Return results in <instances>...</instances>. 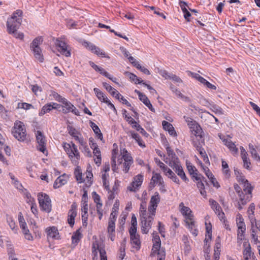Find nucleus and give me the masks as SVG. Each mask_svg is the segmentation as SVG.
<instances>
[{"instance_id":"nucleus-1","label":"nucleus","mask_w":260,"mask_h":260,"mask_svg":"<svg viewBox=\"0 0 260 260\" xmlns=\"http://www.w3.org/2000/svg\"><path fill=\"white\" fill-rule=\"evenodd\" d=\"M22 11L17 10L7 22V31L9 34L15 32L19 28L22 22Z\"/></svg>"},{"instance_id":"nucleus-2","label":"nucleus","mask_w":260,"mask_h":260,"mask_svg":"<svg viewBox=\"0 0 260 260\" xmlns=\"http://www.w3.org/2000/svg\"><path fill=\"white\" fill-rule=\"evenodd\" d=\"M116 162L120 166L122 171L125 173H127L134 161L131 154L125 148H123L120 149V155L117 158Z\"/></svg>"},{"instance_id":"nucleus-3","label":"nucleus","mask_w":260,"mask_h":260,"mask_svg":"<svg viewBox=\"0 0 260 260\" xmlns=\"http://www.w3.org/2000/svg\"><path fill=\"white\" fill-rule=\"evenodd\" d=\"M63 147L72 162L75 165L77 164L80 159V156L75 144L73 142H71L70 144L63 143Z\"/></svg>"},{"instance_id":"nucleus-4","label":"nucleus","mask_w":260,"mask_h":260,"mask_svg":"<svg viewBox=\"0 0 260 260\" xmlns=\"http://www.w3.org/2000/svg\"><path fill=\"white\" fill-rule=\"evenodd\" d=\"M13 136L19 141H24L26 137V131L23 123L20 121H16L12 129Z\"/></svg>"},{"instance_id":"nucleus-5","label":"nucleus","mask_w":260,"mask_h":260,"mask_svg":"<svg viewBox=\"0 0 260 260\" xmlns=\"http://www.w3.org/2000/svg\"><path fill=\"white\" fill-rule=\"evenodd\" d=\"M38 197L39 203L41 209L47 213L50 212L52 206L49 197L47 194L43 193H39Z\"/></svg>"},{"instance_id":"nucleus-6","label":"nucleus","mask_w":260,"mask_h":260,"mask_svg":"<svg viewBox=\"0 0 260 260\" xmlns=\"http://www.w3.org/2000/svg\"><path fill=\"white\" fill-rule=\"evenodd\" d=\"M98 251L100 253V260H107L106 252L104 249L99 246L97 243H93L92 246V260H99Z\"/></svg>"},{"instance_id":"nucleus-7","label":"nucleus","mask_w":260,"mask_h":260,"mask_svg":"<svg viewBox=\"0 0 260 260\" xmlns=\"http://www.w3.org/2000/svg\"><path fill=\"white\" fill-rule=\"evenodd\" d=\"M98 251L100 253V260H107L106 252L104 249L99 246L97 243H93L92 246V260H99Z\"/></svg>"},{"instance_id":"nucleus-8","label":"nucleus","mask_w":260,"mask_h":260,"mask_svg":"<svg viewBox=\"0 0 260 260\" xmlns=\"http://www.w3.org/2000/svg\"><path fill=\"white\" fill-rule=\"evenodd\" d=\"M36 137V141L38 143L37 149L45 153L46 151V140L45 137L43 135V133L40 131H37L35 133Z\"/></svg>"},{"instance_id":"nucleus-9","label":"nucleus","mask_w":260,"mask_h":260,"mask_svg":"<svg viewBox=\"0 0 260 260\" xmlns=\"http://www.w3.org/2000/svg\"><path fill=\"white\" fill-rule=\"evenodd\" d=\"M55 45L58 48V51L66 57L71 56V49L69 46L63 41L57 39L55 42Z\"/></svg>"},{"instance_id":"nucleus-10","label":"nucleus","mask_w":260,"mask_h":260,"mask_svg":"<svg viewBox=\"0 0 260 260\" xmlns=\"http://www.w3.org/2000/svg\"><path fill=\"white\" fill-rule=\"evenodd\" d=\"M61 103L63 104L61 106L63 113L67 114L69 112H72L76 115H80L79 110L71 102L68 100H62Z\"/></svg>"},{"instance_id":"nucleus-11","label":"nucleus","mask_w":260,"mask_h":260,"mask_svg":"<svg viewBox=\"0 0 260 260\" xmlns=\"http://www.w3.org/2000/svg\"><path fill=\"white\" fill-rule=\"evenodd\" d=\"M153 217L152 216L141 218V231L143 234H147L151 228Z\"/></svg>"},{"instance_id":"nucleus-12","label":"nucleus","mask_w":260,"mask_h":260,"mask_svg":"<svg viewBox=\"0 0 260 260\" xmlns=\"http://www.w3.org/2000/svg\"><path fill=\"white\" fill-rule=\"evenodd\" d=\"M175 173L182 179L184 181L186 182L188 181V179L186 176L185 172L183 169L179 161L174 162L173 164L170 165Z\"/></svg>"},{"instance_id":"nucleus-13","label":"nucleus","mask_w":260,"mask_h":260,"mask_svg":"<svg viewBox=\"0 0 260 260\" xmlns=\"http://www.w3.org/2000/svg\"><path fill=\"white\" fill-rule=\"evenodd\" d=\"M143 181V175L138 174L136 175L133 179L131 185L127 187V189L130 191L135 192L138 188L142 185Z\"/></svg>"},{"instance_id":"nucleus-14","label":"nucleus","mask_w":260,"mask_h":260,"mask_svg":"<svg viewBox=\"0 0 260 260\" xmlns=\"http://www.w3.org/2000/svg\"><path fill=\"white\" fill-rule=\"evenodd\" d=\"M77 205L75 203L72 204L71 209L68 214V223L71 227H73L75 223V218L77 216Z\"/></svg>"},{"instance_id":"nucleus-15","label":"nucleus","mask_w":260,"mask_h":260,"mask_svg":"<svg viewBox=\"0 0 260 260\" xmlns=\"http://www.w3.org/2000/svg\"><path fill=\"white\" fill-rule=\"evenodd\" d=\"M234 189L240 197V202H239L238 209L241 210L242 209L241 205H245L249 202V197L247 196V198L245 197V196L241 191V187L238 184H236L234 185Z\"/></svg>"},{"instance_id":"nucleus-16","label":"nucleus","mask_w":260,"mask_h":260,"mask_svg":"<svg viewBox=\"0 0 260 260\" xmlns=\"http://www.w3.org/2000/svg\"><path fill=\"white\" fill-rule=\"evenodd\" d=\"M92 198L94 202L96 203V211L99 215V218L101 220L103 215V210L102 209L103 204L101 202L100 197L96 192L94 191L92 192Z\"/></svg>"},{"instance_id":"nucleus-17","label":"nucleus","mask_w":260,"mask_h":260,"mask_svg":"<svg viewBox=\"0 0 260 260\" xmlns=\"http://www.w3.org/2000/svg\"><path fill=\"white\" fill-rule=\"evenodd\" d=\"M92 198L94 202L96 203V211L99 215V218L101 220L103 215V210L102 209L103 204L101 202L100 197L96 192L94 191L92 192Z\"/></svg>"},{"instance_id":"nucleus-18","label":"nucleus","mask_w":260,"mask_h":260,"mask_svg":"<svg viewBox=\"0 0 260 260\" xmlns=\"http://www.w3.org/2000/svg\"><path fill=\"white\" fill-rule=\"evenodd\" d=\"M179 210L181 214L185 217V221L193 219V215L191 210L189 207L185 206L183 202L180 203Z\"/></svg>"},{"instance_id":"nucleus-19","label":"nucleus","mask_w":260,"mask_h":260,"mask_svg":"<svg viewBox=\"0 0 260 260\" xmlns=\"http://www.w3.org/2000/svg\"><path fill=\"white\" fill-rule=\"evenodd\" d=\"M60 105L56 103L51 102L50 103L45 105L41 109L39 113V115L42 116L45 113H48L52 109H56L59 107Z\"/></svg>"},{"instance_id":"nucleus-20","label":"nucleus","mask_w":260,"mask_h":260,"mask_svg":"<svg viewBox=\"0 0 260 260\" xmlns=\"http://www.w3.org/2000/svg\"><path fill=\"white\" fill-rule=\"evenodd\" d=\"M129 233L131 244L137 250L139 249L141 245L139 235L137 234V231H135L134 233L129 232Z\"/></svg>"},{"instance_id":"nucleus-21","label":"nucleus","mask_w":260,"mask_h":260,"mask_svg":"<svg viewBox=\"0 0 260 260\" xmlns=\"http://www.w3.org/2000/svg\"><path fill=\"white\" fill-rule=\"evenodd\" d=\"M186 166L188 172L190 175H192V177L194 178L196 180H200L202 175L198 173V171L196 167L190 163H187Z\"/></svg>"},{"instance_id":"nucleus-22","label":"nucleus","mask_w":260,"mask_h":260,"mask_svg":"<svg viewBox=\"0 0 260 260\" xmlns=\"http://www.w3.org/2000/svg\"><path fill=\"white\" fill-rule=\"evenodd\" d=\"M166 150L167 152V154L168 156L169 157L170 161L168 163L169 165H171L173 164L174 162H177L179 160L178 158L176 156L175 153L174 152V151L171 148V147L169 146H168L166 147Z\"/></svg>"},{"instance_id":"nucleus-23","label":"nucleus","mask_w":260,"mask_h":260,"mask_svg":"<svg viewBox=\"0 0 260 260\" xmlns=\"http://www.w3.org/2000/svg\"><path fill=\"white\" fill-rule=\"evenodd\" d=\"M67 182V177L66 175V174L61 175L57 177V179L55 180L53 184V187L54 188H59L60 187L66 184Z\"/></svg>"},{"instance_id":"nucleus-24","label":"nucleus","mask_w":260,"mask_h":260,"mask_svg":"<svg viewBox=\"0 0 260 260\" xmlns=\"http://www.w3.org/2000/svg\"><path fill=\"white\" fill-rule=\"evenodd\" d=\"M223 142L224 144L228 147V148L234 155L237 154L238 153V148L236 147L235 144L230 140L224 139H223Z\"/></svg>"},{"instance_id":"nucleus-25","label":"nucleus","mask_w":260,"mask_h":260,"mask_svg":"<svg viewBox=\"0 0 260 260\" xmlns=\"http://www.w3.org/2000/svg\"><path fill=\"white\" fill-rule=\"evenodd\" d=\"M162 124L163 128L168 131L171 136L173 137L177 136V133L172 124L166 121H163Z\"/></svg>"},{"instance_id":"nucleus-26","label":"nucleus","mask_w":260,"mask_h":260,"mask_svg":"<svg viewBox=\"0 0 260 260\" xmlns=\"http://www.w3.org/2000/svg\"><path fill=\"white\" fill-rule=\"evenodd\" d=\"M118 150L117 148L114 149L112 151V156L111 158V167H112V170L114 172H118V167H117V164H116V158L117 156L118 155Z\"/></svg>"},{"instance_id":"nucleus-27","label":"nucleus","mask_w":260,"mask_h":260,"mask_svg":"<svg viewBox=\"0 0 260 260\" xmlns=\"http://www.w3.org/2000/svg\"><path fill=\"white\" fill-rule=\"evenodd\" d=\"M185 223L192 234L194 236H197L198 234V231L196 228L193 219L186 221Z\"/></svg>"},{"instance_id":"nucleus-28","label":"nucleus","mask_w":260,"mask_h":260,"mask_svg":"<svg viewBox=\"0 0 260 260\" xmlns=\"http://www.w3.org/2000/svg\"><path fill=\"white\" fill-rule=\"evenodd\" d=\"M243 184V191L245 192L246 198H247V196L249 197V201H250L251 196V192L252 190V187L251 184L249 183L248 181L247 180L245 182L242 183Z\"/></svg>"},{"instance_id":"nucleus-29","label":"nucleus","mask_w":260,"mask_h":260,"mask_svg":"<svg viewBox=\"0 0 260 260\" xmlns=\"http://www.w3.org/2000/svg\"><path fill=\"white\" fill-rule=\"evenodd\" d=\"M197 187L200 190V193L201 195H202L203 197H206V191L205 190V186L203 182H206V180L205 178L202 175L201 176V179L197 180Z\"/></svg>"},{"instance_id":"nucleus-30","label":"nucleus","mask_w":260,"mask_h":260,"mask_svg":"<svg viewBox=\"0 0 260 260\" xmlns=\"http://www.w3.org/2000/svg\"><path fill=\"white\" fill-rule=\"evenodd\" d=\"M47 233L48 237L55 239H58L59 233L57 228L55 226L49 228L47 229Z\"/></svg>"},{"instance_id":"nucleus-31","label":"nucleus","mask_w":260,"mask_h":260,"mask_svg":"<svg viewBox=\"0 0 260 260\" xmlns=\"http://www.w3.org/2000/svg\"><path fill=\"white\" fill-rule=\"evenodd\" d=\"M244 250L243 254L244 255V259L249 260L251 257V247L249 244L244 243L243 244Z\"/></svg>"},{"instance_id":"nucleus-32","label":"nucleus","mask_w":260,"mask_h":260,"mask_svg":"<svg viewBox=\"0 0 260 260\" xmlns=\"http://www.w3.org/2000/svg\"><path fill=\"white\" fill-rule=\"evenodd\" d=\"M89 64L90 66L96 72H99L101 74L103 75V76L106 77H108L109 73L106 72L103 68L102 67H99L98 66L96 65L92 61H89Z\"/></svg>"},{"instance_id":"nucleus-33","label":"nucleus","mask_w":260,"mask_h":260,"mask_svg":"<svg viewBox=\"0 0 260 260\" xmlns=\"http://www.w3.org/2000/svg\"><path fill=\"white\" fill-rule=\"evenodd\" d=\"M248 146L249 149V152L252 158L256 161L260 162V156L259 154L257 153V151L254 146L251 144H249Z\"/></svg>"},{"instance_id":"nucleus-34","label":"nucleus","mask_w":260,"mask_h":260,"mask_svg":"<svg viewBox=\"0 0 260 260\" xmlns=\"http://www.w3.org/2000/svg\"><path fill=\"white\" fill-rule=\"evenodd\" d=\"M90 125L92 128L94 133L96 134L97 138L101 140H102L103 139V134H102L99 126L95 123L92 121L90 122Z\"/></svg>"},{"instance_id":"nucleus-35","label":"nucleus","mask_w":260,"mask_h":260,"mask_svg":"<svg viewBox=\"0 0 260 260\" xmlns=\"http://www.w3.org/2000/svg\"><path fill=\"white\" fill-rule=\"evenodd\" d=\"M152 182H153V184L158 183L159 185H162L164 183L161 176L158 173L153 174L151 178V183Z\"/></svg>"},{"instance_id":"nucleus-36","label":"nucleus","mask_w":260,"mask_h":260,"mask_svg":"<svg viewBox=\"0 0 260 260\" xmlns=\"http://www.w3.org/2000/svg\"><path fill=\"white\" fill-rule=\"evenodd\" d=\"M124 74L129 78L131 81L134 82L135 84H140L143 82V80H141L140 78H139L133 73L126 72Z\"/></svg>"},{"instance_id":"nucleus-37","label":"nucleus","mask_w":260,"mask_h":260,"mask_svg":"<svg viewBox=\"0 0 260 260\" xmlns=\"http://www.w3.org/2000/svg\"><path fill=\"white\" fill-rule=\"evenodd\" d=\"M35 58L40 62H42L44 60L43 56L42 53L41 49L39 48H34L32 49Z\"/></svg>"},{"instance_id":"nucleus-38","label":"nucleus","mask_w":260,"mask_h":260,"mask_svg":"<svg viewBox=\"0 0 260 260\" xmlns=\"http://www.w3.org/2000/svg\"><path fill=\"white\" fill-rule=\"evenodd\" d=\"M140 100L141 102H142L149 108V109L151 111L155 112L154 108L153 107L152 105L150 103V101H149V100L148 99L146 95H142Z\"/></svg>"},{"instance_id":"nucleus-39","label":"nucleus","mask_w":260,"mask_h":260,"mask_svg":"<svg viewBox=\"0 0 260 260\" xmlns=\"http://www.w3.org/2000/svg\"><path fill=\"white\" fill-rule=\"evenodd\" d=\"M209 202L212 209L214 210L216 214H217V212H219L220 210H222L221 207L218 204V203L213 199H209Z\"/></svg>"},{"instance_id":"nucleus-40","label":"nucleus","mask_w":260,"mask_h":260,"mask_svg":"<svg viewBox=\"0 0 260 260\" xmlns=\"http://www.w3.org/2000/svg\"><path fill=\"white\" fill-rule=\"evenodd\" d=\"M165 174L168 178L171 179L173 182L178 184H180L179 179L170 169H169Z\"/></svg>"},{"instance_id":"nucleus-41","label":"nucleus","mask_w":260,"mask_h":260,"mask_svg":"<svg viewBox=\"0 0 260 260\" xmlns=\"http://www.w3.org/2000/svg\"><path fill=\"white\" fill-rule=\"evenodd\" d=\"M130 134H131V136L132 137V138H133L134 139H135L136 141V142L138 143V144H139V145L140 146L142 147H144L145 146L143 141L141 138V137H140L139 134L135 133L134 132H132V131L130 132Z\"/></svg>"},{"instance_id":"nucleus-42","label":"nucleus","mask_w":260,"mask_h":260,"mask_svg":"<svg viewBox=\"0 0 260 260\" xmlns=\"http://www.w3.org/2000/svg\"><path fill=\"white\" fill-rule=\"evenodd\" d=\"M79 149L81 150V151L84 153V154L87 157H91L92 154L90 150L87 143L85 142L83 144V145L79 146Z\"/></svg>"},{"instance_id":"nucleus-43","label":"nucleus","mask_w":260,"mask_h":260,"mask_svg":"<svg viewBox=\"0 0 260 260\" xmlns=\"http://www.w3.org/2000/svg\"><path fill=\"white\" fill-rule=\"evenodd\" d=\"M197 150L199 152L202 158L205 163L209 164V160L204 149L201 146H197Z\"/></svg>"},{"instance_id":"nucleus-44","label":"nucleus","mask_w":260,"mask_h":260,"mask_svg":"<svg viewBox=\"0 0 260 260\" xmlns=\"http://www.w3.org/2000/svg\"><path fill=\"white\" fill-rule=\"evenodd\" d=\"M87 211H88V205L87 203H84L83 206L82 208V217L83 220V224L86 223L87 220Z\"/></svg>"},{"instance_id":"nucleus-45","label":"nucleus","mask_w":260,"mask_h":260,"mask_svg":"<svg viewBox=\"0 0 260 260\" xmlns=\"http://www.w3.org/2000/svg\"><path fill=\"white\" fill-rule=\"evenodd\" d=\"M82 235L80 232V229L77 230L73 235L72 237V242L74 243H78L82 238Z\"/></svg>"},{"instance_id":"nucleus-46","label":"nucleus","mask_w":260,"mask_h":260,"mask_svg":"<svg viewBox=\"0 0 260 260\" xmlns=\"http://www.w3.org/2000/svg\"><path fill=\"white\" fill-rule=\"evenodd\" d=\"M160 201V198L159 193L157 192H155L153 196L151 198L150 201V205H153L157 206L158 204Z\"/></svg>"},{"instance_id":"nucleus-47","label":"nucleus","mask_w":260,"mask_h":260,"mask_svg":"<svg viewBox=\"0 0 260 260\" xmlns=\"http://www.w3.org/2000/svg\"><path fill=\"white\" fill-rule=\"evenodd\" d=\"M153 246L152 248V254L154 255L155 253L158 252L159 251L163 250L162 249H160V245H161V241H153Z\"/></svg>"},{"instance_id":"nucleus-48","label":"nucleus","mask_w":260,"mask_h":260,"mask_svg":"<svg viewBox=\"0 0 260 260\" xmlns=\"http://www.w3.org/2000/svg\"><path fill=\"white\" fill-rule=\"evenodd\" d=\"M137 218L135 214H133L131 219V226L129 229V232L134 233L135 231H137Z\"/></svg>"},{"instance_id":"nucleus-49","label":"nucleus","mask_w":260,"mask_h":260,"mask_svg":"<svg viewBox=\"0 0 260 260\" xmlns=\"http://www.w3.org/2000/svg\"><path fill=\"white\" fill-rule=\"evenodd\" d=\"M43 42V38L41 37H38L36 38L31 44V48L34 49L39 48V45L42 44Z\"/></svg>"},{"instance_id":"nucleus-50","label":"nucleus","mask_w":260,"mask_h":260,"mask_svg":"<svg viewBox=\"0 0 260 260\" xmlns=\"http://www.w3.org/2000/svg\"><path fill=\"white\" fill-rule=\"evenodd\" d=\"M236 222L238 226V229H243V227H245L244 219L242 215L240 213H238L237 215Z\"/></svg>"},{"instance_id":"nucleus-51","label":"nucleus","mask_w":260,"mask_h":260,"mask_svg":"<svg viewBox=\"0 0 260 260\" xmlns=\"http://www.w3.org/2000/svg\"><path fill=\"white\" fill-rule=\"evenodd\" d=\"M146 206L147 204L145 202H143L140 205V215L142 217L146 216Z\"/></svg>"},{"instance_id":"nucleus-52","label":"nucleus","mask_w":260,"mask_h":260,"mask_svg":"<svg viewBox=\"0 0 260 260\" xmlns=\"http://www.w3.org/2000/svg\"><path fill=\"white\" fill-rule=\"evenodd\" d=\"M199 163L201 164V167L202 168L204 172H205L206 175L208 178V179H210L211 178H213V177H214V176L212 174V173L211 172L208 168L206 166H204L203 165L201 161H199Z\"/></svg>"},{"instance_id":"nucleus-53","label":"nucleus","mask_w":260,"mask_h":260,"mask_svg":"<svg viewBox=\"0 0 260 260\" xmlns=\"http://www.w3.org/2000/svg\"><path fill=\"white\" fill-rule=\"evenodd\" d=\"M86 178L87 179V182L86 183V185L87 186H90L92 184L91 179L93 177V175L91 170H87L86 172Z\"/></svg>"},{"instance_id":"nucleus-54","label":"nucleus","mask_w":260,"mask_h":260,"mask_svg":"<svg viewBox=\"0 0 260 260\" xmlns=\"http://www.w3.org/2000/svg\"><path fill=\"white\" fill-rule=\"evenodd\" d=\"M75 175L77 181L79 183H81L84 182L85 181L84 178L82 176V174L81 172L79 171L78 170H76L75 172Z\"/></svg>"},{"instance_id":"nucleus-55","label":"nucleus","mask_w":260,"mask_h":260,"mask_svg":"<svg viewBox=\"0 0 260 260\" xmlns=\"http://www.w3.org/2000/svg\"><path fill=\"white\" fill-rule=\"evenodd\" d=\"M155 161L156 164L160 167L162 171L165 173L169 169H170L167 166H166L162 162H161L159 159L155 158Z\"/></svg>"},{"instance_id":"nucleus-56","label":"nucleus","mask_w":260,"mask_h":260,"mask_svg":"<svg viewBox=\"0 0 260 260\" xmlns=\"http://www.w3.org/2000/svg\"><path fill=\"white\" fill-rule=\"evenodd\" d=\"M97 98L102 102L104 100L105 97H107L99 88H94L93 89Z\"/></svg>"},{"instance_id":"nucleus-57","label":"nucleus","mask_w":260,"mask_h":260,"mask_svg":"<svg viewBox=\"0 0 260 260\" xmlns=\"http://www.w3.org/2000/svg\"><path fill=\"white\" fill-rule=\"evenodd\" d=\"M84 45L87 48H88L89 50L94 53L95 52L96 50H99L98 47L95 46L90 42H84Z\"/></svg>"},{"instance_id":"nucleus-58","label":"nucleus","mask_w":260,"mask_h":260,"mask_svg":"<svg viewBox=\"0 0 260 260\" xmlns=\"http://www.w3.org/2000/svg\"><path fill=\"white\" fill-rule=\"evenodd\" d=\"M108 233H114L115 232V221L113 220H109L108 226L107 228Z\"/></svg>"},{"instance_id":"nucleus-59","label":"nucleus","mask_w":260,"mask_h":260,"mask_svg":"<svg viewBox=\"0 0 260 260\" xmlns=\"http://www.w3.org/2000/svg\"><path fill=\"white\" fill-rule=\"evenodd\" d=\"M192 131L194 132V134L199 135L202 131L201 126L196 122L193 123V125L190 127Z\"/></svg>"},{"instance_id":"nucleus-60","label":"nucleus","mask_w":260,"mask_h":260,"mask_svg":"<svg viewBox=\"0 0 260 260\" xmlns=\"http://www.w3.org/2000/svg\"><path fill=\"white\" fill-rule=\"evenodd\" d=\"M18 107L27 110L33 108L34 106L31 104L26 103H19L18 104Z\"/></svg>"},{"instance_id":"nucleus-61","label":"nucleus","mask_w":260,"mask_h":260,"mask_svg":"<svg viewBox=\"0 0 260 260\" xmlns=\"http://www.w3.org/2000/svg\"><path fill=\"white\" fill-rule=\"evenodd\" d=\"M125 118L128 124H131L133 128H134V126H137L139 125L138 123L131 117L128 116L126 115H125Z\"/></svg>"},{"instance_id":"nucleus-62","label":"nucleus","mask_w":260,"mask_h":260,"mask_svg":"<svg viewBox=\"0 0 260 260\" xmlns=\"http://www.w3.org/2000/svg\"><path fill=\"white\" fill-rule=\"evenodd\" d=\"M22 231V233L23 235H24L25 238L29 241H32L33 240V237L30 234L29 230L27 228L26 229H25Z\"/></svg>"},{"instance_id":"nucleus-63","label":"nucleus","mask_w":260,"mask_h":260,"mask_svg":"<svg viewBox=\"0 0 260 260\" xmlns=\"http://www.w3.org/2000/svg\"><path fill=\"white\" fill-rule=\"evenodd\" d=\"M129 62L137 69L140 70L141 68V64L136 60V59L133 56H129L128 58Z\"/></svg>"},{"instance_id":"nucleus-64","label":"nucleus","mask_w":260,"mask_h":260,"mask_svg":"<svg viewBox=\"0 0 260 260\" xmlns=\"http://www.w3.org/2000/svg\"><path fill=\"white\" fill-rule=\"evenodd\" d=\"M245 227H243V229H238L237 237L238 240H242L244 239V233H245Z\"/></svg>"}]
</instances>
